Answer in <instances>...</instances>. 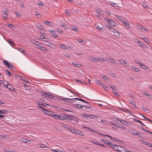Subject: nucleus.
Returning a JSON list of instances; mask_svg holds the SVG:
<instances>
[{
  "instance_id": "62",
  "label": "nucleus",
  "mask_w": 152,
  "mask_h": 152,
  "mask_svg": "<svg viewBox=\"0 0 152 152\" xmlns=\"http://www.w3.org/2000/svg\"><path fill=\"white\" fill-rule=\"evenodd\" d=\"M102 77L103 79L104 80H108V77L104 75H102Z\"/></svg>"
},
{
  "instance_id": "35",
  "label": "nucleus",
  "mask_w": 152,
  "mask_h": 152,
  "mask_svg": "<svg viewBox=\"0 0 152 152\" xmlns=\"http://www.w3.org/2000/svg\"><path fill=\"white\" fill-rule=\"evenodd\" d=\"M3 12L4 13L3 14H5L6 15H8L9 13V11L7 10L6 9H4L3 10Z\"/></svg>"
},
{
  "instance_id": "27",
  "label": "nucleus",
  "mask_w": 152,
  "mask_h": 152,
  "mask_svg": "<svg viewBox=\"0 0 152 152\" xmlns=\"http://www.w3.org/2000/svg\"><path fill=\"white\" fill-rule=\"evenodd\" d=\"M8 112V111L6 110H0V114H7Z\"/></svg>"
},
{
  "instance_id": "36",
  "label": "nucleus",
  "mask_w": 152,
  "mask_h": 152,
  "mask_svg": "<svg viewBox=\"0 0 152 152\" xmlns=\"http://www.w3.org/2000/svg\"><path fill=\"white\" fill-rule=\"evenodd\" d=\"M137 132V131L135 129H131L130 131L131 134L133 135Z\"/></svg>"
},
{
  "instance_id": "16",
  "label": "nucleus",
  "mask_w": 152,
  "mask_h": 152,
  "mask_svg": "<svg viewBox=\"0 0 152 152\" xmlns=\"http://www.w3.org/2000/svg\"><path fill=\"white\" fill-rule=\"evenodd\" d=\"M73 107L75 108L77 107L79 109H81V108L83 107V105H82L80 104H73Z\"/></svg>"
},
{
  "instance_id": "21",
  "label": "nucleus",
  "mask_w": 152,
  "mask_h": 152,
  "mask_svg": "<svg viewBox=\"0 0 152 152\" xmlns=\"http://www.w3.org/2000/svg\"><path fill=\"white\" fill-rule=\"evenodd\" d=\"M52 116L57 120L59 119L60 115L53 114L52 115Z\"/></svg>"
},
{
  "instance_id": "46",
  "label": "nucleus",
  "mask_w": 152,
  "mask_h": 152,
  "mask_svg": "<svg viewBox=\"0 0 152 152\" xmlns=\"http://www.w3.org/2000/svg\"><path fill=\"white\" fill-rule=\"evenodd\" d=\"M97 12L98 13V14L100 15L99 16H100L101 15H103L102 12V11H101V10H97Z\"/></svg>"
},
{
  "instance_id": "9",
  "label": "nucleus",
  "mask_w": 152,
  "mask_h": 152,
  "mask_svg": "<svg viewBox=\"0 0 152 152\" xmlns=\"http://www.w3.org/2000/svg\"><path fill=\"white\" fill-rule=\"evenodd\" d=\"M137 28L140 29L141 30L143 31H148L147 29L145 28L143 26L140 25V24H138L137 25Z\"/></svg>"
},
{
  "instance_id": "7",
  "label": "nucleus",
  "mask_w": 152,
  "mask_h": 152,
  "mask_svg": "<svg viewBox=\"0 0 152 152\" xmlns=\"http://www.w3.org/2000/svg\"><path fill=\"white\" fill-rule=\"evenodd\" d=\"M113 123V125L116 127H117L118 128H120L122 129H126V128L124 125H118V124L116 123Z\"/></svg>"
},
{
  "instance_id": "49",
  "label": "nucleus",
  "mask_w": 152,
  "mask_h": 152,
  "mask_svg": "<svg viewBox=\"0 0 152 152\" xmlns=\"http://www.w3.org/2000/svg\"><path fill=\"white\" fill-rule=\"evenodd\" d=\"M68 102L70 103H74L75 102V101L73 99L69 98V101Z\"/></svg>"
},
{
  "instance_id": "13",
  "label": "nucleus",
  "mask_w": 152,
  "mask_h": 152,
  "mask_svg": "<svg viewBox=\"0 0 152 152\" xmlns=\"http://www.w3.org/2000/svg\"><path fill=\"white\" fill-rule=\"evenodd\" d=\"M69 118H67L66 117L65 114L63 115H60V118L59 119L60 120H68Z\"/></svg>"
},
{
  "instance_id": "41",
  "label": "nucleus",
  "mask_w": 152,
  "mask_h": 152,
  "mask_svg": "<svg viewBox=\"0 0 152 152\" xmlns=\"http://www.w3.org/2000/svg\"><path fill=\"white\" fill-rule=\"evenodd\" d=\"M39 147L42 148H48L49 147V146L45 145L44 144H39Z\"/></svg>"
},
{
  "instance_id": "57",
  "label": "nucleus",
  "mask_w": 152,
  "mask_h": 152,
  "mask_svg": "<svg viewBox=\"0 0 152 152\" xmlns=\"http://www.w3.org/2000/svg\"><path fill=\"white\" fill-rule=\"evenodd\" d=\"M77 131H79V130H77V129H73L72 132L74 133H75L77 134Z\"/></svg>"
},
{
  "instance_id": "20",
  "label": "nucleus",
  "mask_w": 152,
  "mask_h": 152,
  "mask_svg": "<svg viewBox=\"0 0 152 152\" xmlns=\"http://www.w3.org/2000/svg\"><path fill=\"white\" fill-rule=\"evenodd\" d=\"M45 114L48 115H49L52 116L53 114L50 111H49L47 110H45V111H44Z\"/></svg>"
},
{
  "instance_id": "34",
  "label": "nucleus",
  "mask_w": 152,
  "mask_h": 152,
  "mask_svg": "<svg viewBox=\"0 0 152 152\" xmlns=\"http://www.w3.org/2000/svg\"><path fill=\"white\" fill-rule=\"evenodd\" d=\"M106 60V59L105 58H103L102 57H101L100 58H98V61H100L101 62L105 61Z\"/></svg>"
},
{
  "instance_id": "29",
  "label": "nucleus",
  "mask_w": 152,
  "mask_h": 152,
  "mask_svg": "<svg viewBox=\"0 0 152 152\" xmlns=\"http://www.w3.org/2000/svg\"><path fill=\"white\" fill-rule=\"evenodd\" d=\"M123 23L124 24V25L127 28H130V26L129 24L126 22H124Z\"/></svg>"
},
{
  "instance_id": "55",
  "label": "nucleus",
  "mask_w": 152,
  "mask_h": 152,
  "mask_svg": "<svg viewBox=\"0 0 152 152\" xmlns=\"http://www.w3.org/2000/svg\"><path fill=\"white\" fill-rule=\"evenodd\" d=\"M71 28L73 31H76L77 30V29L76 28V27L75 26H73L72 27H71Z\"/></svg>"
},
{
  "instance_id": "61",
  "label": "nucleus",
  "mask_w": 152,
  "mask_h": 152,
  "mask_svg": "<svg viewBox=\"0 0 152 152\" xmlns=\"http://www.w3.org/2000/svg\"><path fill=\"white\" fill-rule=\"evenodd\" d=\"M107 27L108 28H109V29H110V30L111 31H112V30H113V29L114 28L112 27H111V26H107Z\"/></svg>"
},
{
  "instance_id": "12",
  "label": "nucleus",
  "mask_w": 152,
  "mask_h": 152,
  "mask_svg": "<svg viewBox=\"0 0 152 152\" xmlns=\"http://www.w3.org/2000/svg\"><path fill=\"white\" fill-rule=\"evenodd\" d=\"M120 122L121 123L123 124L126 125H130L131 124L129 123L127 121L123 119H121Z\"/></svg>"
},
{
  "instance_id": "42",
  "label": "nucleus",
  "mask_w": 152,
  "mask_h": 152,
  "mask_svg": "<svg viewBox=\"0 0 152 152\" xmlns=\"http://www.w3.org/2000/svg\"><path fill=\"white\" fill-rule=\"evenodd\" d=\"M74 117L75 118V119H69L72 121L73 120L75 121V122L77 123H78V120H77V117Z\"/></svg>"
},
{
  "instance_id": "32",
  "label": "nucleus",
  "mask_w": 152,
  "mask_h": 152,
  "mask_svg": "<svg viewBox=\"0 0 152 152\" xmlns=\"http://www.w3.org/2000/svg\"><path fill=\"white\" fill-rule=\"evenodd\" d=\"M114 15L119 20L121 21L123 20V17L116 14H114Z\"/></svg>"
},
{
  "instance_id": "53",
  "label": "nucleus",
  "mask_w": 152,
  "mask_h": 152,
  "mask_svg": "<svg viewBox=\"0 0 152 152\" xmlns=\"http://www.w3.org/2000/svg\"><path fill=\"white\" fill-rule=\"evenodd\" d=\"M51 34L54 37H56L58 36L56 34L55 32L54 31H53V32H52V33H51Z\"/></svg>"
},
{
  "instance_id": "22",
  "label": "nucleus",
  "mask_w": 152,
  "mask_h": 152,
  "mask_svg": "<svg viewBox=\"0 0 152 152\" xmlns=\"http://www.w3.org/2000/svg\"><path fill=\"white\" fill-rule=\"evenodd\" d=\"M18 50L21 51L23 54H25L26 53V51L23 49L18 48Z\"/></svg>"
},
{
  "instance_id": "38",
  "label": "nucleus",
  "mask_w": 152,
  "mask_h": 152,
  "mask_svg": "<svg viewBox=\"0 0 152 152\" xmlns=\"http://www.w3.org/2000/svg\"><path fill=\"white\" fill-rule=\"evenodd\" d=\"M61 101H63L66 102H68L69 101L68 98H62L60 99Z\"/></svg>"
},
{
  "instance_id": "14",
  "label": "nucleus",
  "mask_w": 152,
  "mask_h": 152,
  "mask_svg": "<svg viewBox=\"0 0 152 152\" xmlns=\"http://www.w3.org/2000/svg\"><path fill=\"white\" fill-rule=\"evenodd\" d=\"M126 148L123 147V146H121L119 152H126Z\"/></svg>"
},
{
  "instance_id": "26",
  "label": "nucleus",
  "mask_w": 152,
  "mask_h": 152,
  "mask_svg": "<svg viewBox=\"0 0 152 152\" xmlns=\"http://www.w3.org/2000/svg\"><path fill=\"white\" fill-rule=\"evenodd\" d=\"M39 104L41 105H43L44 106H49V105L48 104H47L43 102H39Z\"/></svg>"
},
{
  "instance_id": "54",
  "label": "nucleus",
  "mask_w": 152,
  "mask_h": 152,
  "mask_svg": "<svg viewBox=\"0 0 152 152\" xmlns=\"http://www.w3.org/2000/svg\"><path fill=\"white\" fill-rule=\"evenodd\" d=\"M65 115L66 117L67 118H72V117H74V116L72 115H69L67 114H65Z\"/></svg>"
},
{
  "instance_id": "40",
  "label": "nucleus",
  "mask_w": 152,
  "mask_h": 152,
  "mask_svg": "<svg viewBox=\"0 0 152 152\" xmlns=\"http://www.w3.org/2000/svg\"><path fill=\"white\" fill-rule=\"evenodd\" d=\"M120 119H119L118 118V117H114L113 118V120L114 121L117 122L118 121H120Z\"/></svg>"
},
{
  "instance_id": "25",
  "label": "nucleus",
  "mask_w": 152,
  "mask_h": 152,
  "mask_svg": "<svg viewBox=\"0 0 152 152\" xmlns=\"http://www.w3.org/2000/svg\"><path fill=\"white\" fill-rule=\"evenodd\" d=\"M76 82L77 83L80 84H85L84 82L83 81H80V80H79L78 79H76Z\"/></svg>"
},
{
  "instance_id": "64",
  "label": "nucleus",
  "mask_w": 152,
  "mask_h": 152,
  "mask_svg": "<svg viewBox=\"0 0 152 152\" xmlns=\"http://www.w3.org/2000/svg\"><path fill=\"white\" fill-rule=\"evenodd\" d=\"M7 15H6L5 14H3L2 15V17L4 19H7L8 18L7 17Z\"/></svg>"
},
{
  "instance_id": "39",
  "label": "nucleus",
  "mask_w": 152,
  "mask_h": 152,
  "mask_svg": "<svg viewBox=\"0 0 152 152\" xmlns=\"http://www.w3.org/2000/svg\"><path fill=\"white\" fill-rule=\"evenodd\" d=\"M47 45L50 46V47H55V44H53L51 43H48V44H46Z\"/></svg>"
},
{
  "instance_id": "11",
  "label": "nucleus",
  "mask_w": 152,
  "mask_h": 152,
  "mask_svg": "<svg viewBox=\"0 0 152 152\" xmlns=\"http://www.w3.org/2000/svg\"><path fill=\"white\" fill-rule=\"evenodd\" d=\"M109 22V23L112 26H115L117 25V23H116L114 21L111 20H109L107 21Z\"/></svg>"
},
{
  "instance_id": "56",
  "label": "nucleus",
  "mask_w": 152,
  "mask_h": 152,
  "mask_svg": "<svg viewBox=\"0 0 152 152\" xmlns=\"http://www.w3.org/2000/svg\"><path fill=\"white\" fill-rule=\"evenodd\" d=\"M109 86L112 88L114 91H115V90L114 89L115 88V87H114L113 85L112 84H109Z\"/></svg>"
},
{
  "instance_id": "4",
  "label": "nucleus",
  "mask_w": 152,
  "mask_h": 152,
  "mask_svg": "<svg viewBox=\"0 0 152 152\" xmlns=\"http://www.w3.org/2000/svg\"><path fill=\"white\" fill-rule=\"evenodd\" d=\"M112 32H113L114 34V35L116 37H119L120 35V33L115 28H114L113 30H112Z\"/></svg>"
},
{
  "instance_id": "52",
  "label": "nucleus",
  "mask_w": 152,
  "mask_h": 152,
  "mask_svg": "<svg viewBox=\"0 0 152 152\" xmlns=\"http://www.w3.org/2000/svg\"><path fill=\"white\" fill-rule=\"evenodd\" d=\"M41 39L42 40V41L44 42H48V39L45 37H42L41 38Z\"/></svg>"
},
{
  "instance_id": "60",
  "label": "nucleus",
  "mask_w": 152,
  "mask_h": 152,
  "mask_svg": "<svg viewBox=\"0 0 152 152\" xmlns=\"http://www.w3.org/2000/svg\"><path fill=\"white\" fill-rule=\"evenodd\" d=\"M37 27L38 28H39V29H43L44 28L43 26L42 25H41L40 24L38 25H37Z\"/></svg>"
},
{
  "instance_id": "8",
  "label": "nucleus",
  "mask_w": 152,
  "mask_h": 152,
  "mask_svg": "<svg viewBox=\"0 0 152 152\" xmlns=\"http://www.w3.org/2000/svg\"><path fill=\"white\" fill-rule=\"evenodd\" d=\"M100 140L102 142H104V143L105 144L109 145L110 146H112V143L109 142V141H108L107 140H105L103 139H101Z\"/></svg>"
},
{
  "instance_id": "37",
  "label": "nucleus",
  "mask_w": 152,
  "mask_h": 152,
  "mask_svg": "<svg viewBox=\"0 0 152 152\" xmlns=\"http://www.w3.org/2000/svg\"><path fill=\"white\" fill-rule=\"evenodd\" d=\"M72 63L73 65H75L77 67H79L81 66V65L80 64H78L76 62H72Z\"/></svg>"
},
{
  "instance_id": "43",
  "label": "nucleus",
  "mask_w": 152,
  "mask_h": 152,
  "mask_svg": "<svg viewBox=\"0 0 152 152\" xmlns=\"http://www.w3.org/2000/svg\"><path fill=\"white\" fill-rule=\"evenodd\" d=\"M108 61L112 63H116V62L113 59L109 58H108Z\"/></svg>"
},
{
  "instance_id": "3",
  "label": "nucleus",
  "mask_w": 152,
  "mask_h": 152,
  "mask_svg": "<svg viewBox=\"0 0 152 152\" xmlns=\"http://www.w3.org/2000/svg\"><path fill=\"white\" fill-rule=\"evenodd\" d=\"M117 61L124 66L128 67L129 66V64H127L123 59H119Z\"/></svg>"
},
{
  "instance_id": "63",
  "label": "nucleus",
  "mask_w": 152,
  "mask_h": 152,
  "mask_svg": "<svg viewBox=\"0 0 152 152\" xmlns=\"http://www.w3.org/2000/svg\"><path fill=\"white\" fill-rule=\"evenodd\" d=\"M140 141L142 142L143 144L146 145L148 143V142L146 141L142 140H140Z\"/></svg>"
},
{
  "instance_id": "24",
  "label": "nucleus",
  "mask_w": 152,
  "mask_h": 152,
  "mask_svg": "<svg viewBox=\"0 0 152 152\" xmlns=\"http://www.w3.org/2000/svg\"><path fill=\"white\" fill-rule=\"evenodd\" d=\"M141 39H143L144 41L147 43V44H148L149 42V41L148 39L146 37H144L142 38H141Z\"/></svg>"
},
{
  "instance_id": "1",
  "label": "nucleus",
  "mask_w": 152,
  "mask_h": 152,
  "mask_svg": "<svg viewBox=\"0 0 152 152\" xmlns=\"http://www.w3.org/2000/svg\"><path fill=\"white\" fill-rule=\"evenodd\" d=\"M82 115L83 116V118L85 119H95L97 117L96 115H89L87 114H82Z\"/></svg>"
},
{
  "instance_id": "50",
  "label": "nucleus",
  "mask_w": 152,
  "mask_h": 152,
  "mask_svg": "<svg viewBox=\"0 0 152 152\" xmlns=\"http://www.w3.org/2000/svg\"><path fill=\"white\" fill-rule=\"evenodd\" d=\"M21 140L23 142H25V143L28 142V141H30L28 140H27L26 139H21Z\"/></svg>"
},
{
  "instance_id": "47",
  "label": "nucleus",
  "mask_w": 152,
  "mask_h": 152,
  "mask_svg": "<svg viewBox=\"0 0 152 152\" xmlns=\"http://www.w3.org/2000/svg\"><path fill=\"white\" fill-rule=\"evenodd\" d=\"M102 88L106 90H108L109 88L106 85H104L103 84V85H102Z\"/></svg>"
},
{
  "instance_id": "58",
  "label": "nucleus",
  "mask_w": 152,
  "mask_h": 152,
  "mask_svg": "<svg viewBox=\"0 0 152 152\" xmlns=\"http://www.w3.org/2000/svg\"><path fill=\"white\" fill-rule=\"evenodd\" d=\"M77 134H79L81 136H83V133L82 132H81V131H77Z\"/></svg>"
},
{
  "instance_id": "17",
  "label": "nucleus",
  "mask_w": 152,
  "mask_h": 152,
  "mask_svg": "<svg viewBox=\"0 0 152 152\" xmlns=\"http://www.w3.org/2000/svg\"><path fill=\"white\" fill-rule=\"evenodd\" d=\"M119 110L120 111H124L126 113H129L130 111L124 108L120 107L119 108Z\"/></svg>"
},
{
  "instance_id": "19",
  "label": "nucleus",
  "mask_w": 152,
  "mask_h": 152,
  "mask_svg": "<svg viewBox=\"0 0 152 152\" xmlns=\"http://www.w3.org/2000/svg\"><path fill=\"white\" fill-rule=\"evenodd\" d=\"M90 60L94 62H98V58L91 57L89 58Z\"/></svg>"
},
{
  "instance_id": "23",
  "label": "nucleus",
  "mask_w": 152,
  "mask_h": 152,
  "mask_svg": "<svg viewBox=\"0 0 152 152\" xmlns=\"http://www.w3.org/2000/svg\"><path fill=\"white\" fill-rule=\"evenodd\" d=\"M37 48L42 51L45 50V51H46V50H48L47 49H45L44 47H41L39 45L38 46Z\"/></svg>"
},
{
  "instance_id": "44",
  "label": "nucleus",
  "mask_w": 152,
  "mask_h": 152,
  "mask_svg": "<svg viewBox=\"0 0 152 152\" xmlns=\"http://www.w3.org/2000/svg\"><path fill=\"white\" fill-rule=\"evenodd\" d=\"M60 45L61 47L63 49H66L67 48V46L64 44H61Z\"/></svg>"
},
{
  "instance_id": "18",
  "label": "nucleus",
  "mask_w": 152,
  "mask_h": 152,
  "mask_svg": "<svg viewBox=\"0 0 152 152\" xmlns=\"http://www.w3.org/2000/svg\"><path fill=\"white\" fill-rule=\"evenodd\" d=\"M139 65L141 66V68L143 69H149V68L147 67L142 62H140Z\"/></svg>"
},
{
  "instance_id": "15",
  "label": "nucleus",
  "mask_w": 152,
  "mask_h": 152,
  "mask_svg": "<svg viewBox=\"0 0 152 152\" xmlns=\"http://www.w3.org/2000/svg\"><path fill=\"white\" fill-rule=\"evenodd\" d=\"M113 6L114 7L115 9H119L121 8V7L120 6H119L118 4L116 3H113L110 4Z\"/></svg>"
},
{
  "instance_id": "31",
  "label": "nucleus",
  "mask_w": 152,
  "mask_h": 152,
  "mask_svg": "<svg viewBox=\"0 0 152 152\" xmlns=\"http://www.w3.org/2000/svg\"><path fill=\"white\" fill-rule=\"evenodd\" d=\"M95 82L98 84H99L101 86L103 85L102 82L98 79H96L95 80Z\"/></svg>"
},
{
  "instance_id": "48",
  "label": "nucleus",
  "mask_w": 152,
  "mask_h": 152,
  "mask_svg": "<svg viewBox=\"0 0 152 152\" xmlns=\"http://www.w3.org/2000/svg\"><path fill=\"white\" fill-rule=\"evenodd\" d=\"M137 42L140 46H142L144 45L143 43L141 41H138Z\"/></svg>"
},
{
  "instance_id": "2",
  "label": "nucleus",
  "mask_w": 152,
  "mask_h": 152,
  "mask_svg": "<svg viewBox=\"0 0 152 152\" xmlns=\"http://www.w3.org/2000/svg\"><path fill=\"white\" fill-rule=\"evenodd\" d=\"M7 82V84H6V86L5 85H4V86H6V87L8 88L9 90L13 91L15 92H16V89L14 88L13 87H12L11 86V85L9 84L8 82Z\"/></svg>"
},
{
  "instance_id": "28",
  "label": "nucleus",
  "mask_w": 152,
  "mask_h": 152,
  "mask_svg": "<svg viewBox=\"0 0 152 152\" xmlns=\"http://www.w3.org/2000/svg\"><path fill=\"white\" fill-rule=\"evenodd\" d=\"M133 120L141 124L142 126H144V124L141 121H140L139 120H137L135 118H133Z\"/></svg>"
},
{
  "instance_id": "45",
  "label": "nucleus",
  "mask_w": 152,
  "mask_h": 152,
  "mask_svg": "<svg viewBox=\"0 0 152 152\" xmlns=\"http://www.w3.org/2000/svg\"><path fill=\"white\" fill-rule=\"evenodd\" d=\"M4 64L6 65L7 66H8V65L10 64V63L8 62L7 61L4 60L3 61Z\"/></svg>"
},
{
  "instance_id": "30",
  "label": "nucleus",
  "mask_w": 152,
  "mask_h": 152,
  "mask_svg": "<svg viewBox=\"0 0 152 152\" xmlns=\"http://www.w3.org/2000/svg\"><path fill=\"white\" fill-rule=\"evenodd\" d=\"M46 25H47L49 26H51V24H52V23L51 22H49L48 21H44Z\"/></svg>"
},
{
  "instance_id": "10",
  "label": "nucleus",
  "mask_w": 152,
  "mask_h": 152,
  "mask_svg": "<svg viewBox=\"0 0 152 152\" xmlns=\"http://www.w3.org/2000/svg\"><path fill=\"white\" fill-rule=\"evenodd\" d=\"M102 25L101 24L99 23L96 24L95 25L96 28L99 30H101L102 29Z\"/></svg>"
},
{
  "instance_id": "59",
  "label": "nucleus",
  "mask_w": 152,
  "mask_h": 152,
  "mask_svg": "<svg viewBox=\"0 0 152 152\" xmlns=\"http://www.w3.org/2000/svg\"><path fill=\"white\" fill-rule=\"evenodd\" d=\"M34 43L35 45H38V46L40 44V43L37 41H35Z\"/></svg>"
},
{
  "instance_id": "5",
  "label": "nucleus",
  "mask_w": 152,
  "mask_h": 152,
  "mask_svg": "<svg viewBox=\"0 0 152 152\" xmlns=\"http://www.w3.org/2000/svg\"><path fill=\"white\" fill-rule=\"evenodd\" d=\"M43 96H45L46 97V99H52L51 98H53V97H54L53 96H52L48 92H45L43 93Z\"/></svg>"
},
{
  "instance_id": "6",
  "label": "nucleus",
  "mask_w": 152,
  "mask_h": 152,
  "mask_svg": "<svg viewBox=\"0 0 152 152\" xmlns=\"http://www.w3.org/2000/svg\"><path fill=\"white\" fill-rule=\"evenodd\" d=\"M110 146L112 148H113V149H114L115 150L117 151H119V149H120V148L121 147V146H120L118 145H113V144H112V146Z\"/></svg>"
},
{
  "instance_id": "51",
  "label": "nucleus",
  "mask_w": 152,
  "mask_h": 152,
  "mask_svg": "<svg viewBox=\"0 0 152 152\" xmlns=\"http://www.w3.org/2000/svg\"><path fill=\"white\" fill-rule=\"evenodd\" d=\"M142 5L146 9H147L148 8V7L147 6L145 3H143L142 4Z\"/></svg>"
},
{
  "instance_id": "33",
  "label": "nucleus",
  "mask_w": 152,
  "mask_h": 152,
  "mask_svg": "<svg viewBox=\"0 0 152 152\" xmlns=\"http://www.w3.org/2000/svg\"><path fill=\"white\" fill-rule=\"evenodd\" d=\"M132 69L136 72H137L139 71V69L138 68H135L134 66H132Z\"/></svg>"
}]
</instances>
